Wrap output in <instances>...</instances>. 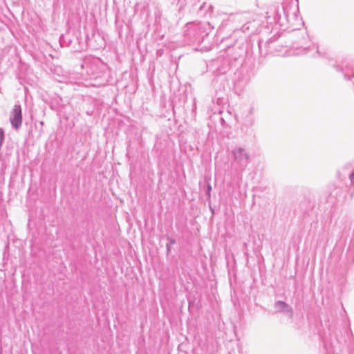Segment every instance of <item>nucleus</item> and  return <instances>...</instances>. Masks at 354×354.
I'll use <instances>...</instances> for the list:
<instances>
[{
    "label": "nucleus",
    "instance_id": "nucleus-1",
    "mask_svg": "<svg viewBox=\"0 0 354 354\" xmlns=\"http://www.w3.org/2000/svg\"><path fill=\"white\" fill-rule=\"evenodd\" d=\"M10 122L15 129H18L22 122L21 109L19 105H15L10 117Z\"/></svg>",
    "mask_w": 354,
    "mask_h": 354
},
{
    "label": "nucleus",
    "instance_id": "nucleus-2",
    "mask_svg": "<svg viewBox=\"0 0 354 354\" xmlns=\"http://www.w3.org/2000/svg\"><path fill=\"white\" fill-rule=\"evenodd\" d=\"M243 151L244 150L243 149H241V148L237 149L234 151V155H235L236 158H238L239 156H240L243 152Z\"/></svg>",
    "mask_w": 354,
    "mask_h": 354
},
{
    "label": "nucleus",
    "instance_id": "nucleus-3",
    "mask_svg": "<svg viewBox=\"0 0 354 354\" xmlns=\"http://www.w3.org/2000/svg\"><path fill=\"white\" fill-rule=\"evenodd\" d=\"M4 136V131L2 129L0 128V142H2Z\"/></svg>",
    "mask_w": 354,
    "mask_h": 354
}]
</instances>
